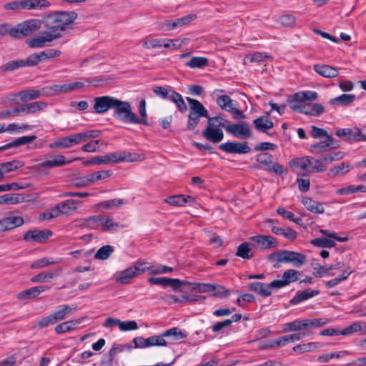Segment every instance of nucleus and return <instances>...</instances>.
<instances>
[{"instance_id": "1", "label": "nucleus", "mask_w": 366, "mask_h": 366, "mask_svg": "<svg viewBox=\"0 0 366 366\" xmlns=\"http://www.w3.org/2000/svg\"><path fill=\"white\" fill-rule=\"evenodd\" d=\"M75 11H61L47 15L40 22L46 28L44 31L53 40L61 37V32L66 29V26L73 23L77 19Z\"/></svg>"}, {"instance_id": "2", "label": "nucleus", "mask_w": 366, "mask_h": 366, "mask_svg": "<svg viewBox=\"0 0 366 366\" xmlns=\"http://www.w3.org/2000/svg\"><path fill=\"white\" fill-rule=\"evenodd\" d=\"M267 260L273 263V267L278 269L281 267V263H290L295 267H301L307 260V257L302 253L295 251L281 249L269 254Z\"/></svg>"}, {"instance_id": "3", "label": "nucleus", "mask_w": 366, "mask_h": 366, "mask_svg": "<svg viewBox=\"0 0 366 366\" xmlns=\"http://www.w3.org/2000/svg\"><path fill=\"white\" fill-rule=\"evenodd\" d=\"M186 100L189 106L187 129L192 131L198 126L200 118L209 120V112L199 101L190 97H186Z\"/></svg>"}, {"instance_id": "4", "label": "nucleus", "mask_w": 366, "mask_h": 366, "mask_svg": "<svg viewBox=\"0 0 366 366\" xmlns=\"http://www.w3.org/2000/svg\"><path fill=\"white\" fill-rule=\"evenodd\" d=\"M144 159V154L126 152H116L103 156L95 157L93 162L96 163V164H109L123 162H132L142 161Z\"/></svg>"}, {"instance_id": "5", "label": "nucleus", "mask_w": 366, "mask_h": 366, "mask_svg": "<svg viewBox=\"0 0 366 366\" xmlns=\"http://www.w3.org/2000/svg\"><path fill=\"white\" fill-rule=\"evenodd\" d=\"M83 224L90 229H97L100 227L103 231H115L119 227V224L114 222L113 217L107 214L89 217L84 219Z\"/></svg>"}, {"instance_id": "6", "label": "nucleus", "mask_w": 366, "mask_h": 366, "mask_svg": "<svg viewBox=\"0 0 366 366\" xmlns=\"http://www.w3.org/2000/svg\"><path fill=\"white\" fill-rule=\"evenodd\" d=\"M113 110V116L123 123L134 124V122H138L137 115L132 112V105L128 102L117 99Z\"/></svg>"}, {"instance_id": "7", "label": "nucleus", "mask_w": 366, "mask_h": 366, "mask_svg": "<svg viewBox=\"0 0 366 366\" xmlns=\"http://www.w3.org/2000/svg\"><path fill=\"white\" fill-rule=\"evenodd\" d=\"M147 262L137 261L134 266H132L123 271H121L116 278V282L119 284L127 285L136 277L147 271Z\"/></svg>"}, {"instance_id": "8", "label": "nucleus", "mask_w": 366, "mask_h": 366, "mask_svg": "<svg viewBox=\"0 0 366 366\" xmlns=\"http://www.w3.org/2000/svg\"><path fill=\"white\" fill-rule=\"evenodd\" d=\"M41 28V22L38 19H30L19 24L11 29V36L21 39L29 36Z\"/></svg>"}, {"instance_id": "9", "label": "nucleus", "mask_w": 366, "mask_h": 366, "mask_svg": "<svg viewBox=\"0 0 366 366\" xmlns=\"http://www.w3.org/2000/svg\"><path fill=\"white\" fill-rule=\"evenodd\" d=\"M71 313L72 308L70 306L67 305H61L59 310L41 318L38 322V326L39 328H42L48 326L49 325L54 324L59 321L66 319Z\"/></svg>"}, {"instance_id": "10", "label": "nucleus", "mask_w": 366, "mask_h": 366, "mask_svg": "<svg viewBox=\"0 0 366 366\" xmlns=\"http://www.w3.org/2000/svg\"><path fill=\"white\" fill-rule=\"evenodd\" d=\"M249 240L253 248L259 250L273 249L278 246L276 239L270 235H255L250 237Z\"/></svg>"}, {"instance_id": "11", "label": "nucleus", "mask_w": 366, "mask_h": 366, "mask_svg": "<svg viewBox=\"0 0 366 366\" xmlns=\"http://www.w3.org/2000/svg\"><path fill=\"white\" fill-rule=\"evenodd\" d=\"M225 130L227 132L240 139H247L252 136L251 128L249 125L244 122L234 124H228L225 127Z\"/></svg>"}, {"instance_id": "12", "label": "nucleus", "mask_w": 366, "mask_h": 366, "mask_svg": "<svg viewBox=\"0 0 366 366\" xmlns=\"http://www.w3.org/2000/svg\"><path fill=\"white\" fill-rule=\"evenodd\" d=\"M83 143L81 133H76L63 138L58 139L49 144L51 149H68Z\"/></svg>"}, {"instance_id": "13", "label": "nucleus", "mask_w": 366, "mask_h": 366, "mask_svg": "<svg viewBox=\"0 0 366 366\" xmlns=\"http://www.w3.org/2000/svg\"><path fill=\"white\" fill-rule=\"evenodd\" d=\"M117 98L111 96H102L94 98V112L97 114H104L113 109Z\"/></svg>"}, {"instance_id": "14", "label": "nucleus", "mask_w": 366, "mask_h": 366, "mask_svg": "<svg viewBox=\"0 0 366 366\" xmlns=\"http://www.w3.org/2000/svg\"><path fill=\"white\" fill-rule=\"evenodd\" d=\"M219 148L229 154H247L251 151L247 142H228L221 144Z\"/></svg>"}, {"instance_id": "15", "label": "nucleus", "mask_w": 366, "mask_h": 366, "mask_svg": "<svg viewBox=\"0 0 366 366\" xmlns=\"http://www.w3.org/2000/svg\"><path fill=\"white\" fill-rule=\"evenodd\" d=\"M202 136L209 142L219 143L224 138V133L216 124L208 123L207 127L202 131Z\"/></svg>"}, {"instance_id": "16", "label": "nucleus", "mask_w": 366, "mask_h": 366, "mask_svg": "<svg viewBox=\"0 0 366 366\" xmlns=\"http://www.w3.org/2000/svg\"><path fill=\"white\" fill-rule=\"evenodd\" d=\"M34 66L31 55L28 56L25 59H16L10 61L1 66L4 71H13L23 67Z\"/></svg>"}, {"instance_id": "17", "label": "nucleus", "mask_w": 366, "mask_h": 366, "mask_svg": "<svg viewBox=\"0 0 366 366\" xmlns=\"http://www.w3.org/2000/svg\"><path fill=\"white\" fill-rule=\"evenodd\" d=\"M69 162H70V161H66L64 155L58 154L56 156L51 157L50 159H48L41 164H37L36 166V168L39 172H41L44 169L61 167L66 164Z\"/></svg>"}, {"instance_id": "18", "label": "nucleus", "mask_w": 366, "mask_h": 366, "mask_svg": "<svg viewBox=\"0 0 366 366\" xmlns=\"http://www.w3.org/2000/svg\"><path fill=\"white\" fill-rule=\"evenodd\" d=\"M52 232L50 230H29L24 235L25 241L32 240L36 242H45L51 236Z\"/></svg>"}, {"instance_id": "19", "label": "nucleus", "mask_w": 366, "mask_h": 366, "mask_svg": "<svg viewBox=\"0 0 366 366\" xmlns=\"http://www.w3.org/2000/svg\"><path fill=\"white\" fill-rule=\"evenodd\" d=\"M24 221L21 217L13 214L0 219V232H6L20 227Z\"/></svg>"}, {"instance_id": "20", "label": "nucleus", "mask_w": 366, "mask_h": 366, "mask_svg": "<svg viewBox=\"0 0 366 366\" xmlns=\"http://www.w3.org/2000/svg\"><path fill=\"white\" fill-rule=\"evenodd\" d=\"M61 272V267H56L47 272H42L32 277L31 278V282L33 283L49 282L54 278L60 275Z\"/></svg>"}, {"instance_id": "21", "label": "nucleus", "mask_w": 366, "mask_h": 366, "mask_svg": "<svg viewBox=\"0 0 366 366\" xmlns=\"http://www.w3.org/2000/svg\"><path fill=\"white\" fill-rule=\"evenodd\" d=\"M337 147L335 144L334 138L332 137H327V139L325 140L312 144L310 146V152L314 154H322Z\"/></svg>"}, {"instance_id": "22", "label": "nucleus", "mask_w": 366, "mask_h": 366, "mask_svg": "<svg viewBox=\"0 0 366 366\" xmlns=\"http://www.w3.org/2000/svg\"><path fill=\"white\" fill-rule=\"evenodd\" d=\"M31 55L35 66L40 62L59 56L61 55V51L58 49H49L39 53L31 54Z\"/></svg>"}, {"instance_id": "23", "label": "nucleus", "mask_w": 366, "mask_h": 366, "mask_svg": "<svg viewBox=\"0 0 366 366\" xmlns=\"http://www.w3.org/2000/svg\"><path fill=\"white\" fill-rule=\"evenodd\" d=\"M78 203L79 202L74 199H67L57 204L54 207L56 210L59 217L61 214H69L71 212H76L77 209L76 204Z\"/></svg>"}, {"instance_id": "24", "label": "nucleus", "mask_w": 366, "mask_h": 366, "mask_svg": "<svg viewBox=\"0 0 366 366\" xmlns=\"http://www.w3.org/2000/svg\"><path fill=\"white\" fill-rule=\"evenodd\" d=\"M49 289V287L46 285L34 287L19 292L17 295L16 298L19 300L33 299Z\"/></svg>"}, {"instance_id": "25", "label": "nucleus", "mask_w": 366, "mask_h": 366, "mask_svg": "<svg viewBox=\"0 0 366 366\" xmlns=\"http://www.w3.org/2000/svg\"><path fill=\"white\" fill-rule=\"evenodd\" d=\"M314 70L320 76L325 78H334L338 76V69L328 64H315Z\"/></svg>"}, {"instance_id": "26", "label": "nucleus", "mask_w": 366, "mask_h": 366, "mask_svg": "<svg viewBox=\"0 0 366 366\" xmlns=\"http://www.w3.org/2000/svg\"><path fill=\"white\" fill-rule=\"evenodd\" d=\"M319 294V290H312L311 289H307L303 291H298L297 292L295 297L290 300V304L292 305H297Z\"/></svg>"}, {"instance_id": "27", "label": "nucleus", "mask_w": 366, "mask_h": 366, "mask_svg": "<svg viewBox=\"0 0 366 366\" xmlns=\"http://www.w3.org/2000/svg\"><path fill=\"white\" fill-rule=\"evenodd\" d=\"M302 204L305 207V208L311 212L322 214L325 212V208L322 204L312 199L309 197H302L301 199Z\"/></svg>"}, {"instance_id": "28", "label": "nucleus", "mask_w": 366, "mask_h": 366, "mask_svg": "<svg viewBox=\"0 0 366 366\" xmlns=\"http://www.w3.org/2000/svg\"><path fill=\"white\" fill-rule=\"evenodd\" d=\"M53 41V38L49 36L45 31H43L40 36L28 40L27 44L31 48H42Z\"/></svg>"}, {"instance_id": "29", "label": "nucleus", "mask_w": 366, "mask_h": 366, "mask_svg": "<svg viewBox=\"0 0 366 366\" xmlns=\"http://www.w3.org/2000/svg\"><path fill=\"white\" fill-rule=\"evenodd\" d=\"M325 112V107L321 104L310 103L304 104L303 110H302V114L308 116L317 117L323 114Z\"/></svg>"}, {"instance_id": "30", "label": "nucleus", "mask_w": 366, "mask_h": 366, "mask_svg": "<svg viewBox=\"0 0 366 366\" xmlns=\"http://www.w3.org/2000/svg\"><path fill=\"white\" fill-rule=\"evenodd\" d=\"M132 349V346L129 345H119V344H114L112 348L109 350V352L105 355V356L108 357V361L107 363V366H112L114 364V358L117 355V353L122 352L125 350L130 351Z\"/></svg>"}, {"instance_id": "31", "label": "nucleus", "mask_w": 366, "mask_h": 366, "mask_svg": "<svg viewBox=\"0 0 366 366\" xmlns=\"http://www.w3.org/2000/svg\"><path fill=\"white\" fill-rule=\"evenodd\" d=\"M83 318L66 321L57 325L54 330L57 334H63L74 330L78 325L81 323Z\"/></svg>"}, {"instance_id": "32", "label": "nucleus", "mask_w": 366, "mask_h": 366, "mask_svg": "<svg viewBox=\"0 0 366 366\" xmlns=\"http://www.w3.org/2000/svg\"><path fill=\"white\" fill-rule=\"evenodd\" d=\"M254 127L258 132L267 133L268 129L273 128L274 123L267 116H261L253 121Z\"/></svg>"}, {"instance_id": "33", "label": "nucleus", "mask_w": 366, "mask_h": 366, "mask_svg": "<svg viewBox=\"0 0 366 366\" xmlns=\"http://www.w3.org/2000/svg\"><path fill=\"white\" fill-rule=\"evenodd\" d=\"M36 139V137L35 135L31 136H23L21 137H19L11 142H9L8 144H6L1 147H0V152L4 151L6 149H11L12 147H16L23 144H26L28 143H31L33 141H34Z\"/></svg>"}, {"instance_id": "34", "label": "nucleus", "mask_w": 366, "mask_h": 366, "mask_svg": "<svg viewBox=\"0 0 366 366\" xmlns=\"http://www.w3.org/2000/svg\"><path fill=\"white\" fill-rule=\"evenodd\" d=\"M194 201V197L192 196H184V195H175L169 197L165 199V202L170 205L176 206V207H183L187 203H191Z\"/></svg>"}, {"instance_id": "35", "label": "nucleus", "mask_w": 366, "mask_h": 366, "mask_svg": "<svg viewBox=\"0 0 366 366\" xmlns=\"http://www.w3.org/2000/svg\"><path fill=\"white\" fill-rule=\"evenodd\" d=\"M312 163L313 157L305 156L292 159L290 164L291 167H297L302 169V170L308 172V169L310 168Z\"/></svg>"}, {"instance_id": "36", "label": "nucleus", "mask_w": 366, "mask_h": 366, "mask_svg": "<svg viewBox=\"0 0 366 366\" xmlns=\"http://www.w3.org/2000/svg\"><path fill=\"white\" fill-rule=\"evenodd\" d=\"M249 290L257 293L263 297H268L271 295V291L269 290L268 284H264L259 282H252L249 285Z\"/></svg>"}, {"instance_id": "37", "label": "nucleus", "mask_w": 366, "mask_h": 366, "mask_svg": "<svg viewBox=\"0 0 366 366\" xmlns=\"http://www.w3.org/2000/svg\"><path fill=\"white\" fill-rule=\"evenodd\" d=\"M355 99V94H342L335 98L331 99L330 103L332 105L348 106L350 105Z\"/></svg>"}, {"instance_id": "38", "label": "nucleus", "mask_w": 366, "mask_h": 366, "mask_svg": "<svg viewBox=\"0 0 366 366\" xmlns=\"http://www.w3.org/2000/svg\"><path fill=\"white\" fill-rule=\"evenodd\" d=\"M61 262V259L57 258L56 259H53L51 258L43 257L39 259L34 261L30 267L31 269H41L49 265L56 264Z\"/></svg>"}, {"instance_id": "39", "label": "nucleus", "mask_w": 366, "mask_h": 366, "mask_svg": "<svg viewBox=\"0 0 366 366\" xmlns=\"http://www.w3.org/2000/svg\"><path fill=\"white\" fill-rule=\"evenodd\" d=\"M51 5L48 0H26V9L27 10H43Z\"/></svg>"}, {"instance_id": "40", "label": "nucleus", "mask_w": 366, "mask_h": 366, "mask_svg": "<svg viewBox=\"0 0 366 366\" xmlns=\"http://www.w3.org/2000/svg\"><path fill=\"white\" fill-rule=\"evenodd\" d=\"M23 162L19 160H14L4 163H0V171L2 176L4 177V174L5 173L14 171L19 168H21V167H23Z\"/></svg>"}, {"instance_id": "41", "label": "nucleus", "mask_w": 366, "mask_h": 366, "mask_svg": "<svg viewBox=\"0 0 366 366\" xmlns=\"http://www.w3.org/2000/svg\"><path fill=\"white\" fill-rule=\"evenodd\" d=\"M164 337H170L174 341H178L187 337V334L186 332L177 327H172L163 332Z\"/></svg>"}, {"instance_id": "42", "label": "nucleus", "mask_w": 366, "mask_h": 366, "mask_svg": "<svg viewBox=\"0 0 366 366\" xmlns=\"http://www.w3.org/2000/svg\"><path fill=\"white\" fill-rule=\"evenodd\" d=\"M365 322H355L341 330V335H349L357 332H362L365 335Z\"/></svg>"}, {"instance_id": "43", "label": "nucleus", "mask_w": 366, "mask_h": 366, "mask_svg": "<svg viewBox=\"0 0 366 366\" xmlns=\"http://www.w3.org/2000/svg\"><path fill=\"white\" fill-rule=\"evenodd\" d=\"M209 60L203 56H194L188 61L185 65L192 69H202L208 65Z\"/></svg>"}, {"instance_id": "44", "label": "nucleus", "mask_w": 366, "mask_h": 366, "mask_svg": "<svg viewBox=\"0 0 366 366\" xmlns=\"http://www.w3.org/2000/svg\"><path fill=\"white\" fill-rule=\"evenodd\" d=\"M23 199V197L19 194H6L0 196V204H14L22 202Z\"/></svg>"}, {"instance_id": "45", "label": "nucleus", "mask_w": 366, "mask_h": 366, "mask_svg": "<svg viewBox=\"0 0 366 366\" xmlns=\"http://www.w3.org/2000/svg\"><path fill=\"white\" fill-rule=\"evenodd\" d=\"M152 91L159 97L164 99H169V100H171V96L172 93H175V91L173 90L170 86L164 87L161 86H156L152 88Z\"/></svg>"}, {"instance_id": "46", "label": "nucleus", "mask_w": 366, "mask_h": 366, "mask_svg": "<svg viewBox=\"0 0 366 366\" xmlns=\"http://www.w3.org/2000/svg\"><path fill=\"white\" fill-rule=\"evenodd\" d=\"M236 255L246 259H251L253 257V253L249 243L243 242L240 244L237 247Z\"/></svg>"}, {"instance_id": "47", "label": "nucleus", "mask_w": 366, "mask_h": 366, "mask_svg": "<svg viewBox=\"0 0 366 366\" xmlns=\"http://www.w3.org/2000/svg\"><path fill=\"white\" fill-rule=\"evenodd\" d=\"M18 96L20 97L21 101L24 102L38 99L41 97L39 89H27L21 91L18 93Z\"/></svg>"}, {"instance_id": "48", "label": "nucleus", "mask_w": 366, "mask_h": 366, "mask_svg": "<svg viewBox=\"0 0 366 366\" xmlns=\"http://www.w3.org/2000/svg\"><path fill=\"white\" fill-rule=\"evenodd\" d=\"M305 330L303 320H295L287 322L283 325L282 331L284 332H296Z\"/></svg>"}, {"instance_id": "49", "label": "nucleus", "mask_w": 366, "mask_h": 366, "mask_svg": "<svg viewBox=\"0 0 366 366\" xmlns=\"http://www.w3.org/2000/svg\"><path fill=\"white\" fill-rule=\"evenodd\" d=\"M217 105L222 109L229 112L233 110V101L227 95H221L217 99Z\"/></svg>"}, {"instance_id": "50", "label": "nucleus", "mask_w": 366, "mask_h": 366, "mask_svg": "<svg viewBox=\"0 0 366 366\" xmlns=\"http://www.w3.org/2000/svg\"><path fill=\"white\" fill-rule=\"evenodd\" d=\"M192 290L197 292H209L214 289V285L209 283H197V282H189L188 283Z\"/></svg>"}, {"instance_id": "51", "label": "nucleus", "mask_w": 366, "mask_h": 366, "mask_svg": "<svg viewBox=\"0 0 366 366\" xmlns=\"http://www.w3.org/2000/svg\"><path fill=\"white\" fill-rule=\"evenodd\" d=\"M351 169V166L349 163L342 162L338 166L335 167L330 169L329 174L333 177L342 175L347 173Z\"/></svg>"}, {"instance_id": "52", "label": "nucleus", "mask_w": 366, "mask_h": 366, "mask_svg": "<svg viewBox=\"0 0 366 366\" xmlns=\"http://www.w3.org/2000/svg\"><path fill=\"white\" fill-rule=\"evenodd\" d=\"M172 102H174L178 110L181 113H184L187 110V106L182 97V96L179 94L178 92H175V93H172L171 96V100Z\"/></svg>"}, {"instance_id": "53", "label": "nucleus", "mask_w": 366, "mask_h": 366, "mask_svg": "<svg viewBox=\"0 0 366 366\" xmlns=\"http://www.w3.org/2000/svg\"><path fill=\"white\" fill-rule=\"evenodd\" d=\"M330 322L328 319L316 318V319H305L303 325L305 330L308 327H320Z\"/></svg>"}, {"instance_id": "54", "label": "nucleus", "mask_w": 366, "mask_h": 366, "mask_svg": "<svg viewBox=\"0 0 366 366\" xmlns=\"http://www.w3.org/2000/svg\"><path fill=\"white\" fill-rule=\"evenodd\" d=\"M366 192V186L365 185H358V186H347L346 187H343L339 189L337 191V194L340 195L344 194H350L355 192Z\"/></svg>"}, {"instance_id": "55", "label": "nucleus", "mask_w": 366, "mask_h": 366, "mask_svg": "<svg viewBox=\"0 0 366 366\" xmlns=\"http://www.w3.org/2000/svg\"><path fill=\"white\" fill-rule=\"evenodd\" d=\"M113 252L114 247L112 246L104 245L97 250L94 254V258L101 260L107 259Z\"/></svg>"}, {"instance_id": "56", "label": "nucleus", "mask_w": 366, "mask_h": 366, "mask_svg": "<svg viewBox=\"0 0 366 366\" xmlns=\"http://www.w3.org/2000/svg\"><path fill=\"white\" fill-rule=\"evenodd\" d=\"M327 169V164L325 163V160H324V157L320 159H313V163L311 165L310 168L308 169V172H322Z\"/></svg>"}, {"instance_id": "57", "label": "nucleus", "mask_w": 366, "mask_h": 366, "mask_svg": "<svg viewBox=\"0 0 366 366\" xmlns=\"http://www.w3.org/2000/svg\"><path fill=\"white\" fill-rule=\"evenodd\" d=\"M139 112L141 117L139 118L137 117L138 122H134V124L149 125V123L147 122V114L146 110V101L144 99H142L139 102Z\"/></svg>"}, {"instance_id": "58", "label": "nucleus", "mask_w": 366, "mask_h": 366, "mask_svg": "<svg viewBox=\"0 0 366 366\" xmlns=\"http://www.w3.org/2000/svg\"><path fill=\"white\" fill-rule=\"evenodd\" d=\"M320 346L316 342H309L305 344L297 345L293 347V350L299 353L310 352L319 348Z\"/></svg>"}, {"instance_id": "59", "label": "nucleus", "mask_w": 366, "mask_h": 366, "mask_svg": "<svg viewBox=\"0 0 366 366\" xmlns=\"http://www.w3.org/2000/svg\"><path fill=\"white\" fill-rule=\"evenodd\" d=\"M310 243L315 247L323 248H331L336 244L333 240L324 237L313 239Z\"/></svg>"}, {"instance_id": "60", "label": "nucleus", "mask_w": 366, "mask_h": 366, "mask_svg": "<svg viewBox=\"0 0 366 366\" xmlns=\"http://www.w3.org/2000/svg\"><path fill=\"white\" fill-rule=\"evenodd\" d=\"M298 274H300L299 271L292 269L285 271L282 274V280L285 282L286 286L291 282H296L298 280Z\"/></svg>"}, {"instance_id": "61", "label": "nucleus", "mask_w": 366, "mask_h": 366, "mask_svg": "<svg viewBox=\"0 0 366 366\" xmlns=\"http://www.w3.org/2000/svg\"><path fill=\"white\" fill-rule=\"evenodd\" d=\"M271 56L269 55H267L265 53H261V52H255L252 54H249L246 56L244 59V61L246 60H249L250 62H257L259 63L261 61H265L268 59H270Z\"/></svg>"}, {"instance_id": "62", "label": "nucleus", "mask_w": 366, "mask_h": 366, "mask_svg": "<svg viewBox=\"0 0 366 366\" xmlns=\"http://www.w3.org/2000/svg\"><path fill=\"white\" fill-rule=\"evenodd\" d=\"M4 9L6 10L18 11L26 9V0L14 1L4 4Z\"/></svg>"}, {"instance_id": "63", "label": "nucleus", "mask_w": 366, "mask_h": 366, "mask_svg": "<svg viewBox=\"0 0 366 366\" xmlns=\"http://www.w3.org/2000/svg\"><path fill=\"white\" fill-rule=\"evenodd\" d=\"M348 141H366V136L362 133L360 128L354 127L350 129Z\"/></svg>"}, {"instance_id": "64", "label": "nucleus", "mask_w": 366, "mask_h": 366, "mask_svg": "<svg viewBox=\"0 0 366 366\" xmlns=\"http://www.w3.org/2000/svg\"><path fill=\"white\" fill-rule=\"evenodd\" d=\"M124 204L123 199H112L107 201H104L100 203V206L104 209H114L121 207Z\"/></svg>"}]
</instances>
